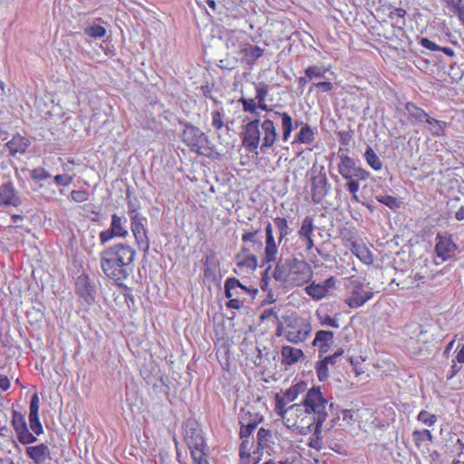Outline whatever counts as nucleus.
Wrapping results in <instances>:
<instances>
[{
    "label": "nucleus",
    "mask_w": 464,
    "mask_h": 464,
    "mask_svg": "<svg viewBox=\"0 0 464 464\" xmlns=\"http://www.w3.org/2000/svg\"><path fill=\"white\" fill-rule=\"evenodd\" d=\"M212 125L218 130L223 127L222 113L219 111L212 112Z\"/></svg>",
    "instance_id": "nucleus-58"
},
{
    "label": "nucleus",
    "mask_w": 464,
    "mask_h": 464,
    "mask_svg": "<svg viewBox=\"0 0 464 464\" xmlns=\"http://www.w3.org/2000/svg\"><path fill=\"white\" fill-rule=\"evenodd\" d=\"M21 203L22 200L11 181L5 182L0 186V206L18 207Z\"/></svg>",
    "instance_id": "nucleus-13"
},
{
    "label": "nucleus",
    "mask_w": 464,
    "mask_h": 464,
    "mask_svg": "<svg viewBox=\"0 0 464 464\" xmlns=\"http://www.w3.org/2000/svg\"><path fill=\"white\" fill-rule=\"evenodd\" d=\"M282 364L291 366L299 361H304L305 355L301 349L285 345L281 349Z\"/></svg>",
    "instance_id": "nucleus-18"
},
{
    "label": "nucleus",
    "mask_w": 464,
    "mask_h": 464,
    "mask_svg": "<svg viewBox=\"0 0 464 464\" xmlns=\"http://www.w3.org/2000/svg\"><path fill=\"white\" fill-rule=\"evenodd\" d=\"M328 365L324 359L316 362L315 371L320 382H324L328 379Z\"/></svg>",
    "instance_id": "nucleus-39"
},
{
    "label": "nucleus",
    "mask_w": 464,
    "mask_h": 464,
    "mask_svg": "<svg viewBox=\"0 0 464 464\" xmlns=\"http://www.w3.org/2000/svg\"><path fill=\"white\" fill-rule=\"evenodd\" d=\"M274 116L281 117V120H282V130H283L282 139H283L284 141L288 140V139H289V137L291 135V132L294 130L292 117L288 113H286V112L281 113V112H278V111H275L274 112Z\"/></svg>",
    "instance_id": "nucleus-27"
},
{
    "label": "nucleus",
    "mask_w": 464,
    "mask_h": 464,
    "mask_svg": "<svg viewBox=\"0 0 464 464\" xmlns=\"http://www.w3.org/2000/svg\"><path fill=\"white\" fill-rule=\"evenodd\" d=\"M423 126L430 132L432 136L441 137L445 134L447 122L428 116L425 122L423 123Z\"/></svg>",
    "instance_id": "nucleus-24"
},
{
    "label": "nucleus",
    "mask_w": 464,
    "mask_h": 464,
    "mask_svg": "<svg viewBox=\"0 0 464 464\" xmlns=\"http://www.w3.org/2000/svg\"><path fill=\"white\" fill-rule=\"evenodd\" d=\"M288 267L286 266V258L285 260L280 259V261L276 265L274 272H273V277L275 280L288 284Z\"/></svg>",
    "instance_id": "nucleus-28"
},
{
    "label": "nucleus",
    "mask_w": 464,
    "mask_h": 464,
    "mask_svg": "<svg viewBox=\"0 0 464 464\" xmlns=\"http://www.w3.org/2000/svg\"><path fill=\"white\" fill-rule=\"evenodd\" d=\"M376 199L378 202L387 206L391 209H397L401 206V202L393 196L390 195H379L376 196Z\"/></svg>",
    "instance_id": "nucleus-37"
},
{
    "label": "nucleus",
    "mask_w": 464,
    "mask_h": 464,
    "mask_svg": "<svg viewBox=\"0 0 464 464\" xmlns=\"http://www.w3.org/2000/svg\"><path fill=\"white\" fill-rule=\"evenodd\" d=\"M237 260V266L238 267H247L255 270L257 266V258L255 255H246L244 258Z\"/></svg>",
    "instance_id": "nucleus-40"
},
{
    "label": "nucleus",
    "mask_w": 464,
    "mask_h": 464,
    "mask_svg": "<svg viewBox=\"0 0 464 464\" xmlns=\"http://www.w3.org/2000/svg\"><path fill=\"white\" fill-rule=\"evenodd\" d=\"M449 74L453 81L459 82L464 76V70H462L457 63H453L450 66Z\"/></svg>",
    "instance_id": "nucleus-49"
},
{
    "label": "nucleus",
    "mask_w": 464,
    "mask_h": 464,
    "mask_svg": "<svg viewBox=\"0 0 464 464\" xmlns=\"http://www.w3.org/2000/svg\"><path fill=\"white\" fill-rule=\"evenodd\" d=\"M240 53L244 54V57L248 64H253L258 58L263 55L264 49L257 45L244 44L240 45Z\"/></svg>",
    "instance_id": "nucleus-23"
},
{
    "label": "nucleus",
    "mask_w": 464,
    "mask_h": 464,
    "mask_svg": "<svg viewBox=\"0 0 464 464\" xmlns=\"http://www.w3.org/2000/svg\"><path fill=\"white\" fill-rule=\"evenodd\" d=\"M83 34L89 37L102 38L105 35L106 29L100 24H92L83 29Z\"/></svg>",
    "instance_id": "nucleus-35"
},
{
    "label": "nucleus",
    "mask_w": 464,
    "mask_h": 464,
    "mask_svg": "<svg viewBox=\"0 0 464 464\" xmlns=\"http://www.w3.org/2000/svg\"><path fill=\"white\" fill-rule=\"evenodd\" d=\"M435 251L438 256L443 260L450 257L455 252L457 246L450 237L438 233L436 236Z\"/></svg>",
    "instance_id": "nucleus-12"
},
{
    "label": "nucleus",
    "mask_w": 464,
    "mask_h": 464,
    "mask_svg": "<svg viewBox=\"0 0 464 464\" xmlns=\"http://www.w3.org/2000/svg\"><path fill=\"white\" fill-rule=\"evenodd\" d=\"M71 198L77 203H82L88 200L89 193L85 189L72 190L71 192Z\"/></svg>",
    "instance_id": "nucleus-50"
},
{
    "label": "nucleus",
    "mask_w": 464,
    "mask_h": 464,
    "mask_svg": "<svg viewBox=\"0 0 464 464\" xmlns=\"http://www.w3.org/2000/svg\"><path fill=\"white\" fill-rule=\"evenodd\" d=\"M321 324L323 325H328V326H332L334 328H339V324L337 323L336 319L332 318L328 314L324 315V317H323L321 319Z\"/></svg>",
    "instance_id": "nucleus-63"
},
{
    "label": "nucleus",
    "mask_w": 464,
    "mask_h": 464,
    "mask_svg": "<svg viewBox=\"0 0 464 464\" xmlns=\"http://www.w3.org/2000/svg\"><path fill=\"white\" fill-rule=\"evenodd\" d=\"M100 256L102 272L117 285H121L132 274L136 251L131 246L115 244L103 249Z\"/></svg>",
    "instance_id": "nucleus-1"
},
{
    "label": "nucleus",
    "mask_w": 464,
    "mask_h": 464,
    "mask_svg": "<svg viewBox=\"0 0 464 464\" xmlns=\"http://www.w3.org/2000/svg\"><path fill=\"white\" fill-rule=\"evenodd\" d=\"M288 267V285L300 286L310 281L313 276L312 268L307 262L295 256L286 258Z\"/></svg>",
    "instance_id": "nucleus-3"
},
{
    "label": "nucleus",
    "mask_w": 464,
    "mask_h": 464,
    "mask_svg": "<svg viewBox=\"0 0 464 464\" xmlns=\"http://www.w3.org/2000/svg\"><path fill=\"white\" fill-rule=\"evenodd\" d=\"M312 331L310 324L302 322V326L297 330H288L285 334L286 340L292 343L297 344L307 339Z\"/></svg>",
    "instance_id": "nucleus-19"
},
{
    "label": "nucleus",
    "mask_w": 464,
    "mask_h": 464,
    "mask_svg": "<svg viewBox=\"0 0 464 464\" xmlns=\"http://www.w3.org/2000/svg\"><path fill=\"white\" fill-rule=\"evenodd\" d=\"M39 402H40V400H39L38 393L34 392L32 395L31 401H30L29 415H33V416L39 415L38 414V411H39Z\"/></svg>",
    "instance_id": "nucleus-52"
},
{
    "label": "nucleus",
    "mask_w": 464,
    "mask_h": 464,
    "mask_svg": "<svg viewBox=\"0 0 464 464\" xmlns=\"http://www.w3.org/2000/svg\"><path fill=\"white\" fill-rule=\"evenodd\" d=\"M413 441L418 449L425 446L426 441L432 442L433 436L429 430H416L412 432Z\"/></svg>",
    "instance_id": "nucleus-30"
},
{
    "label": "nucleus",
    "mask_w": 464,
    "mask_h": 464,
    "mask_svg": "<svg viewBox=\"0 0 464 464\" xmlns=\"http://www.w3.org/2000/svg\"><path fill=\"white\" fill-rule=\"evenodd\" d=\"M239 287H241V283L237 278L228 277L224 284L226 297L241 298Z\"/></svg>",
    "instance_id": "nucleus-26"
},
{
    "label": "nucleus",
    "mask_w": 464,
    "mask_h": 464,
    "mask_svg": "<svg viewBox=\"0 0 464 464\" xmlns=\"http://www.w3.org/2000/svg\"><path fill=\"white\" fill-rule=\"evenodd\" d=\"M420 44L422 47L429 49L430 51H440V46H439L438 44L425 37L420 38Z\"/></svg>",
    "instance_id": "nucleus-59"
},
{
    "label": "nucleus",
    "mask_w": 464,
    "mask_h": 464,
    "mask_svg": "<svg viewBox=\"0 0 464 464\" xmlns=\"http://www.w3.org/2000/svg\"><path fill=\"white\" fill-rule=\"evenodd\" d=\"M437 416L435 414H431L424 410L420 411L417 416V420L423 422L428 426H432L437 421Z\"/></svg>",
    "instance_id": "nucleus-42"
},
{
    "label": "nucleus",
    "mask_w": 464,
    "mask_h": 464,
    "mask_svg": "<svg viewBox=\"0 0 464 464\" xmlns=\"http://www.w3.org/2000/svg\"><path fill=\"white\" fill-rule=\"evenodd\" d=\"M260 233V228L253 229L251 231L245 232L242 236V241L244 243L251 242L254 246H256L257 249H261L263 247V243L260 238L257 237V235Z\"/></svg>",
    "instance_id": "nucleus-34"
},
{
    "label": "nucleus",
    "mask_w": 464,
    "mask_h": 464,
    "mask_svg": "<svg viewBox=\"0 0 464 464\" xmlns=\"http://www.w3.org/2000/svg\"><path fill=\"white\" fill-rule=\"evenodd\" d=\"M313 231H314L313 218L310 217H305L302 222V225L298 231V234L301 237H308V236H312Z\"/></svg>",
    "instance_id": "nucleus-38"
},
{
    "label": "nucleus",
    "mask_w": 464,
    "mask_h": 464,
    "mask_svg": "<svg viewBox=\"0 0 464 464\" xmlns=\"http://www.w3.org/2000/svg\"><path fill=\"white\" fill-rule=\"evenodd\" d=\"M331 337H334V333L331 331L319 330L315 334V337L312 343L313 346H318L321 341L330 340Z\"/></svg>",
    "instance_id": "nucleus-47"
},
{
    "label": "nucleus",
    "mask_w": 464,
    "mask_h": 464,
    "mask_svg": "<svg viewBox=\"0 0 464 464\" xmlns=\"http://www.w3.org/2000/svg\"><path fill=\"white\" fill-rule=\"evenodd\" d=\"M274 225L279 232L278 243L280 244L284 238L291 233V229L288 227V222L284 218H274Z\"/></svg>",
    "instance_id": "nucleus-32"
},
{
    "label": "nucleus",
    "mask_w": 464,
    "mask_h": 464,
    "mask_svg": "<svg viewBox=\"0 0 464 464\" xmlns=\"http://www.w3.org/2000/svg\"><path fill=\"white\" fill-rule=\"evenodd\" d=\"M126 199L128 200V212L130 215V218L134 217L135 215H140L137 212V208L134 203L130 200V190H127L126 194Z\"/></svg>",
    "instance_id": "nucleus-61"
},
{
    "label": "nucleus",
    "mask_w": 464,
    "mask_h": 464,
    "mask_svg": "<svg viewBox=\"0 0 464 464\" xmlns=\"http://www.w3.org/2000/svg\"><path fill=\"white\" fill-rule=\"evenodd\" d=\"M306 292L310 296L320 299L324 295L325 289L318 285L313 284L306 287Z\"/></svg>",
    "instance_id": "nucleus-48"
},
{
    "label": "nucleus",
    "mask_w": 464,
    "mask_h": 464,
    "mask_svg": "<svg viewBox=\"0 0 464 464\" xmlns=\"http://www.w3.org/2000/svg\"><path fill=\"white\" fill-rule=\"evenodd\" d=\"M314 140V134L308 124H304L295 136V140L304 144H310Z\"/></svg>",
    "instance_id": "nucleus-31"
},
{
    "label": "nucleus",
    "mask_w": 464,
    "mask_h": 464,
    "mask_svg": "<svg viewBox=\"0 0 464 464\" xmlns=\"http://www.w3.org/2000/svg\"><path fill=\"white\" fill-rule=\"evenodd\" d=\"M305 76L309 79V80H313V79H315V78H324V74H325V70L322 69L321 67L319 66H309L305 72Z\"/></svg>",
    "instance_id": "nucleus-43"
},
{
    "label": "nucleus",
    "mask_w": 464,
    "mask_h": 464,
    "mask_svg": "<svg viewBox=\"0 0 464 464\" xmlns=\"http://www.w3.org/2000/svg\"><path fill=\"white\" fill-rule=\"evenodd\" d=\"M349 181L346 184V188L353 194V199L355 201H359L357 192L359 190V182L353 179H348Z\"/></svg>",
    "instance_id": "nucleus-53"
},
{
    "label": "nucleus",
    "mask_w": 464,
    "mask_h": 464,
    "mask_svg": "<svg viewBox=\"0 0 464 464\" xmlns=\"http://www.w3.org/2000/svg\"><path fill=\"white\" fill-rule=\"evenodd\" d=\"M289 415L294 414L296 418L295 420H299V418L302 416V413H304L306 411V405H304V398L302 400L301 403H295L288 407Z\"/></svg>",
    "instance_id": "nucleus-46"
},
{
    "label": "nucleus",
    "mask_w": 464,
    "mask_h": 464,
    "mask_svg": "<svg viewBox=\"0 0 464 464\" xmlns=\"http://www.w3.org/2000/svg\"><path fill=\"white\" fill-rule=\"evenodd\" d=\"M261 128L264 132V138L263 143L260 146V150L261 151L266 152V150L272 147L276 141L278 134L273 120H265L261 124Z\"/></svg>",
    "instance_id": "nucleus-16"
},
{
    "label": "nucleus",
    "mask_w": 464,
    "mask_h": 464,
    "mask_svg": "<svg viewBox=\"0 0 464 464\" xmlns=\"http://www.w3.org/2000/svg\"><path fill=\"white\" fill-rule=\"evenodd\" d=\"M405 110L409 116V119L411 120L412 124H423L429 116V114L424 110L418 107L415 103L411 102H406Z\"/></svg>",
    "instance_id": "nucleus-22"
},
{
    "label": "nucleus",
    "mask_w": 464,
    "mask_h": 464,
    "mask_svg": "<svg viewBox=\"0 0 464 464\" xmlns=\"http://www.w3.org/2000/svg\"><path fill=\"white\" fill-rule=\"evenodd\" d=\"M307 389L306 382L301 381L291 386L287 391L281 395L282 400L286 403L294 401L299 394L304 393Z\"/></svg>",
    "instance_id": "nucleus-25"
},
{
    "label": "nucleus",
    "mask_w": 464,
    "mask_h": 464,
    "mask_svg": "<svg viewBox=\"0 0 464 464\" xmlns=\"http://www.w3.org/2000/svg\"><path fill=\"white\" fill-rule=\"evenodd\" d=\"M307 445L317 451H320L324 448V442L322 437L313 438L310 437Z\"/></svg>",
    "instance_id": "nucleus-56"
},
{
    "label": "nucleus",
    "mask_w": 464,
    "mask_h": 464,
    "mask_svg": "<svg viewBox=\"0 0 464 464\" xmlns=\"http://www.w3.org/2000/svg\"><path fill=\"white\" fill-rule=\"evenodd\" d=\"M239 102L242 103L244 111H248L258 116V112L256 111L257 105L254 99H246L240 98Z\"/></svg>",
    "instance_id": "nucleus-45"
},
{
    "label": "nucleus",
    "mask_w": 464,
    "mask_h": 464,
    "mask_svg": "<svg viewBox=\"0 0 464 464\" xmlns=\"http://www.w3.org/2000/svg\"><path fill=\"white\" fill-rule=\"evenodd\" d=\"M364 157L367 163L374 169L380 170L382 168V163L372 148L368 147L364 152Z\"/></svg>",
    "instance_id": "nucleus-33"
},
{
    "label": "nucleus",
    "mask_w": 464,
    "mask_h": 464,
    "mask_svg": "<svg viewBox=\"0 0 464 464\" xmlns=\"http://www.w3.org/2000/svg\"><path fill=\"white\" fill-rule=\"evenodd\" d=\"M260 121L256 118L244 126L242 135L243 146L249 151L257 154V148L260 142Z\"/></svg>",
    "instance_id": "nucleus-6"
},
{
    "label": "nucleus",
    "mask_w": 464,
    "mask_h": 464,
    "mask_svg": "<svg viewBox=\"0 0 464 464\" xmlns=\"http://www.w3.org/2000/svg\"><path fill=\"white\" fill-rule=\"evenodd\" d=\"M29 424L34 435H40L44 432L43 426L39 420V415H29Z\"/></svg>",
    "instance_id": "nucleus-44"
},
{
    "label": "nucleus",
    "mask_w": 464,
    "mask_h": 464,
    "mask_svg": "<svg viewBox=\"0 0 464 464\" xmlns=\"http://www.w3.org/2000/svg\"><path fill=\"white\" fill-rule=\"evenodd\" d=\"M334 343V337H331L330 340L321 341L319 344V355L322 357L324 353H326Z\"/></svg>",
    "instance_id": "nucleus-57"
},
{
    "label": "nucleus",
    "mask_w": 464,
    "mask_h": 464,
    "mask_svg": "<svg viewBox=\"0 0 464 464\" xmlns=\"http://www.w3.org/2000/svg\"><path fill=\"white\" fill-rule=\"evenodd\" d=\"M347 288L350 290V296L345 302L351 308L363 305L373 295L372 292L364 291L362 284L358 280H350Z\"/></svg>",
    "instance_id": "nucleus-8"
},
{
    "label": "nucleus",
    "mask_w": 464,
    "mask_h": 464,
    "mask_svg": "<svg viewBox=\"0 0 464 464\" xmlns=\"http://www.w3.org/2000/svg\"><path fill=\"white\" fill-rule=\"evenodd\" d=\"M72 181V178L66 174H58L54 177V182L60 186H68Z\"/></svg>",
    "instance_id": "nucleus-55"
},
{
    "label": "nucleus",
    "mask_w": 464,
    "mask_h": 464,
    "mask_svg": "<svg viewBox=\"0 0 464 464\" xmlns=\"http://www.w3.org/2000/svg\"><path fill=\"white\" fill-rule=\"evenodd\" d=\"M25 453L34 464H45L47 459H51L49 447L44 443L27 447Z\"/></svg>",
    "instance_id": "nucleus-17"
},
{
    "label": "nucleus",
    "mask_w": 464,
    "mask_h": 464,
    "mask_svg": "<svg viewBox=\"0 0 464 464\" xmlns=\"http://www.w3.org/2000/svg\"><path fill=\"white\" fill-rule=\"evenodd\" d=\"M184 439L190 450L191 457L193 458V452L198 454L205 453V440L202 435V430L199 424L194 419H188L184 424Z\"/></svg>",
    "instance_id": "nucleus-4"
},
{
    "label": "nucleus",
    "mask_w": 464,
    "mask_h": 464,
    "mask_svg": "<svg viewBox=\"0 0 464 464\" xmlns=\"http://www.w3.org/2000/svg\"><path fill=\"white\" fill-rule=\"evenodd\" d=\"M312 198L314 203H320L328 192V183L325 174L320 173L312 178Z\"/></svg>",
    "instance_id": "nucleus-15"
},
{
    "label": "nucleus",
    "mask_w": 464,
    "mask_h": 464,
    "mask_svg": "<svg viewBox=\"0 0 464 464\" xmlns=\"http://www.w3.org/2000/svg\"><path fill=\"white\" fill-rule=\"evenodd\" d=\"M275 400H276L275 410H276V413L278 415H280L283 419H286L287 422H290L291 420L289 418H286V415L289 414L290 411L288 410V407L287 408L285 407L286 402L284 400H282L281 394L276 393Z\"/></svg>",
    "instance_id": "nucleus-36"
},
{
    "label": "nucleus",
    "mask_w": 464,
    "mask_h": 464,
    "mask_svg": "<svg viewBox=\"0 0 464 464\" xmlns=\"http://www.w3.org/2000/svg\"><path fill=\"white\" fill-rule=\"evenodd\" d=\"M182 138L184 142L195 150L203 148L204 143L208 142V136L192 124H186V129L182 131Z\"/></svg>",
    "instance_id": "nucleus-11"
},
{
    "label": "nucleus",
    "mask_w": 464,
    "mask_h": 464,
    "mask_svg": "<svg viewBox=\"0 0 464 464\" xmlns=\"http://www.w3.org/2000/svg\"><path fill=\"white\" fill-rule=\"evenodd\" d=\"M271 438L272 433L270 430L260 428L256 434V440L252 442V445L256 443V448H258V450H265L268 448Z\"/></svg>",
    "instance_id": "nucleus-29"
},
{
    "label": "nucleus",
    "mask_w": 464,
    "mask_h": 464,
    "mask_svg": "<svg viewBox=\"0 0 464 464\" xmlns=\"http://www.w3.org/2000/svg\"><path fill=\"white\" fill-rule=\"evenodd\" d=\"M75 292L87 306L95 302L96 286L87 275H81L75 282Z\"/></svg>",
    "instance_id": "nucleus-7"
},
{
    "label": "nucleus",
    "mask_w": 464,
    "mask_h": 464,
    "mask_svg": "<svg viewBox=\"0 0 464 464\" xmlns=\"http://www.w3.org/2000/svg\"><path fill=\"white\" fill-rule=\"evenodd\" d=\"M130 228L135 237L136 243L140 250L146 255L150 249V241L147 236V230L144 226L145 218L141 215H135L130 218Z\"/></svg>",
    "instance_id": "nucleus-10"
},
{
    "label": "nucleus",
    "mask_w": 464,
    "mask_h": 464,
    "mask_svg": "<svg viewBox=\"0 0 464 464\" xmlns=\"http://www.w3.org/2000/svg\"><path fill=\"white\" fill-rule=\"evenodd\" d=\"M249 440L244 439L239 447V457L242 459H251V449L248 447Z\"/></svg>",
    "instance_id": "nucleus-51"
},
{
    "label": "nucleus",
    "mask_w": 464,
    "mask_h": 464,
    "mask_svg": "<svg viewBox=\"0 0 464 464\" xmlns=\"http://www.w3.org/2000/svg\"><path fill=\"white\" fill-rule=\"evenodd\" d=\"M328 401L324 397L320 388L313 387L304 394V405L306 411L302 413L299 420L292 421V426H295L300 433L307 434L313 430V427L316 424L322 426L325 421L328 413L326 406Z\"/></svg>",
    "instance_id": "nucleus-2"
},
{
    "label": "nucleus",
    "mask_w": 464,
    "mask_h": 464,
    "mask_svg": "<svg viewBox=\"0 0 464 464\" xmlns=\"http://www.w3.org/2000/svg\"><path fill=\"white\" fill-rule=\"evenodd\" d=\"M31 141L26 137L20 134L14 135L13 138L6 143L9 153L11 156H15L17 153H24L30 146Z\"/></svg>",
    "instance_id": "nucleus-20"
},
{
    "label": "nucleus",
    "mask_w": 464,
    "mask_h": 464,
    "mask_svg": "<svg viewBox=\"0 0 464 464\" xmlns=\"http://www.w3.org/2000/svg\"><path fill=\"white\" fill-rule=\"evenodd\" d=\"M268 87L266 84L262 83L261 86L256 88V95L254 100H257V102L266 101Z\"/></svg>",
    "instance_id": "nucleus-54"
},
{
    "label": "nucleus",
    "mask_w": 464,
    "mask_h": 464,
    "mask_svg": "<svg viewBox=\"0 0 464 464\" xmlns=\"http://www.w3.org/2000/svg\"><path fill=\"white\" fill-rule=\"evenodd\" d=\"M229 301L227 302V306L228 308L237 309L239 310L245 302V299L243 298H228Z\"/></svg>",
    "instance_id": "nucleus-60"
},
{
    "label": "nucleus",
    "mask_w": 464,
    "mask_h": 464,
    "mask_svg": "<svg viewBox=\"0 0 464 464\" xmlns=\"http://www.w3.org/2000/svg\"><path fill=\"white\" fill-rule=\"evenodd\" d=\"M343 349H338L334 354L329 355V356H325L324 358V360L328 364L334 365L336 362L337 359L343 355Z\"/></svg>",
    "instance_id": "nucleus-62"
},
{
    "label": "nucleus",
    "mask_w": 464,
    "mask_h": 464,
    "mask_svg": "<svg viewBox=\"0 0 464 464\" xmlns=\"http://www.w3.org/2000/svg\"><path fill=\"white\" fill-rule=\"evenodd\" d=\"M340 159L341 162L338 165L339 173L345 179H353V175L358 168L355 161L347 155H341Z\"/></svg>",
    "instance_id": "nucleus-21"
},
{
    "label": "nucleus",
    "mask_w": 464,
    "mask_h": 464,
    "mask_svg": "<svg viewBox=\"0 0 464 464\" xmlns=\"http://www.w3.org/2000/svg\"><path fill=\"white\" fill-rule=\"evenodd\" d=\"M257 421H249L246 424H242L240 427L239 436L242 440L244 439L248 440L253 433V431L256 429Z\"/></svg>",
    "instance_id": "nucleus-41"
},
{
    "label": "nucleus",
    "mask_w": 464,
    "mask_h": 464,
    "mask_svg": "<svg viewBox=\"0 0 464 464\" xmlns=\"http://www.w3.org/2000/svg\"><path fill=\"white\" fill-rule=\"evenodd\" d=\"M12 426L17 434V440L22 444H32L37 438L28 430L24 416L17 411H13Z\"/></svg>",
    "instance_id": "nucleus-9"
},
{
    "label": "nucleus",
    "mask_w": 464,
    "mask_h": 464,
    "mask_svg": "<svg viewBox=\"0 0 464 464\" xmlns=\"http://www.w3.org/2000/svg\"><path fill=\"white\" fill-rule=\"evenodd\" d=\"M266 232V246L265 257L263 263H271L276 261L278 251L277 244L273 234V225L267 222L265 227Z\"/></svg>",
    "instance_id": "nucleus-14"
},
{
    "label": "nucleus",
    "mask_w": 464,
    "mask_h": 464,
    "mask_svg": "<svg viewBox=\"0 0 464 464\" xmlns=\"http://www.w3.org/2000/svg\"><path fill=\"white\" fill-rule=\"evenodd\" d=\"M126 224L127 218L124 216L113 214L110 227L100 233L101 244L105 245L113 237H126L129 235Z\"/></svg>",
    "instance_id": "nucleus-5"
},
{
    "label": "nucleus",
    "mask_w": 464,
    "mask_h": 464,
    "mask_svg": "<svg viewBox=\"0 0 464 464\" xmlns=\"http://www.w3.org/2000/svg\"><path fill=\"white\" fill-rule=\"evenodd\" d=\"M205 453L193 452V461L195 464H209L208 461L204 458Z\"/></svg>",
    "instance_id": "nucleus-64"
}]
</instances>
